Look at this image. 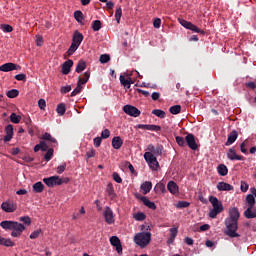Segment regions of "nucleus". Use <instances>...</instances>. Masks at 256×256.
<instances>
[{"mask_svg": "<svg viewBox=\"0 0 256 256\" xmlns=\"http://www.w3.org/2000/svg\"><path fill=\"white\" fill-rule=\"evenodd\" d=\"M0 227L5 231H11V237L19 238L23 235L26 227L22 223L11 220H4L0 223Z\"/></svg>", "mask_w": 256, "mask_h": 256, "instance_id": "1", "label": "nucleus"}, {"mask_svg": "<svg viewBox=\"0 0 256 256\" xmlns=\"http://www.w3.org/2000/svg\"><path fill=\"white\" fill-rule=\"evenodd\" d=\"M134 243L141 249H145L151 243V232H139L134 235Z\"/></svg>", "mask_w": 256, "mask_h": 256, "instance_id": "2", "label": "nucleus"}, {"mask_svg": "<svg viewBox=\"0 0 256 256\" xmlns=\"http://www.w3.org/2000/svg\"><path fill=\"white\" fill-rule=\"evenodd\" d=\"M209 202L211 203L213 209L209 212V217L215 219L219 213H223V203L215 196L209 197Z\"/></svg>", "mask_w": 256, "mask_h": 256, "instance_id": "3", "label": "nucleus"}, {"mask_svg": "<svg viewBox=\"0 0 256 256\" xmlns=\"http://www.w3.org/2000/svg\"><path fill=\"white\" fill-rule=\"evenodd\" d=\"M225 225V235L231 237L232 239L235 237H240L239 233H237V230L239 229L238 222H235L233 220H225Z\"/></svg>", "mask_w": 256, "mask_h": 256, "instance_id": "4", "label": "nucleus"}, {"mask_svg": "<svg viewBox=\"0 0 256 256\" xmlns=\"http://www.w3.org/2000/svg\"><path fill=\"white\" fill-rule=\"evenodd\" d=\"M144 159L148 163L152 171H157V169H159V162L157 161V157H155L153 153L145 152Z\"/></svg>", "mask_w": 256, "mask_h": 256, "instance_id": "5", "label": "nucleus"}, {"mask_svg": "<svg viewBox=\"0 0 256 256\" xmlns=\"http://www.w3.org/2000/svg\"><path fill=\"white\" fill-rule=\"evenodd\" d=\"M1 209L4 213H15L17 211V203L12 200L2 202Z\"/></svg>", "mask_w": 256, "mask_h": 256, "instance_id": "6", "label": "nucleus"}, {"mask_svg": "<svg viewBox=\"0 0 256 256\" xmlns=\"http://www.w3.org/2000/svg\"><path fill=\"white\" fill-rule=\"evenodd\" d=\"M43 183L47 185V187H55L56 185H63V179L59 176H51L43 179Z\"/></svg>", "mask_w": 256, "mask_h": 256, "instance_id": "7", "label": "nucleus"}, {"mask_svg": "<svg viewBox=\"0 0 256 256\" xmlns=\"http://www.w3.org/2000/svg\"><path fill=\"white\" fill-rule=\"evenodd\" d=\"M103 215H104L105 222L108 225H113V223H115V214L113 213V210L111 209V207L106 206L104 208Z\"/></svg>", "mask_w": 256, "mask_h": 256, "instance_id": "8", "label": "nucleus"}, {"mask_svg": "<svg viewBox=\"0 0 256 256\" xmlns=\"http://www.w3.org/2000/svg\"><path fill=\"white\" fill-rule=\"evenodd\" d=\"M123 111L130 117H139V115H141V111L137 109V107L129 104L123 106Z\"/></svg>", "mask_w": 256, "mask_h": 256, "instance_id": "9", "label": "nucleus"}, {"mask_svg": "<svg viewBox=\"0 0 256 256\" xmlns=\"http://www.w3.org/2000/svg\"><path fill=\"white\" fill-rule=\"evenodd\" d=\"M110 244L115 247L118 255H123V246L121 245V240L117 236L110 237Z\"/></svg>", "mask_w": 256, "mask_h": 256, "instance_id": "10", "label": "nucleus"}, {"mask_svg": "<svg viewBox=\"0 0 256 256\" xmlns=\"http://www.w3.org/2000/svg\"><path fill=\"white\" fill-rule=\"evenodd\" d=\"M226 155L230 161H243L245 159L243 156L237 154L235 147L229 148Z\"/></svg>", "mask_w": 256, "mask_h": 256, "instance_id": "11", "label": "nucleus"}, {"mask_svg": "<svg viewBox=\"0 0 256 256\" xmlns=\"http://www.w3.org/2000/svg\"><path fill=\"white\" fill-rule=\"evenodd\" d=\"M241 214L239 213V209L237 207H232L229 209V217L226 219V221H239V217Z\"/></svg>", "mask_w": 256, "mask_h": 256, "instance_id": "12", "label": "nucleus"}, {"mask_svg": "<svg viewBox=\"0 0 256 256\" xmlns=\"http://www.w3.org/2000/svg\"><path fill=\"white\" fill-rule=\"evenodd\" d=\"M185 141H186L188 147L190 149H192V151H197L199 146L197 145V142L195 141V136L193 134H188L185 137Z\"/></svg>", "mask_w": 256, "mask_h": 256, "instance_id": "13", "label": "nucleus"}, {"mask_svg": "<svg viewBox=\"0 0 256 256\" xmlns=\"http://www.w3.org/2000/svg\"><path fill=\"white\" fill-rule=\"evenodd\" d=\"M18 67L19 66H17V64L8 62L0 66V71L3 73H9V71H17Z\"/></svg>", "mask_w": 256, "mask_h": 256, "instance_id": "14", "label": "nucleus"}, {"mask_svg": "<svg viewBox=\"0 0 256 256\" xmlns=\"http://www.w3.org/2000/svg\"><path fill=\"white\" fill-rule=\"evenodd\" d=\"M120 83L124 87H127V89H131V83H133V80H131V74L127 73L126 77L121 75L120 76Z\"/></svg>", "mask_w": 256, "mask_h": 256, "instance_id": "15", "label": "nucleus"}, {"mask_svg": "<svg viewBox=\"0 0 256 256\" xmlns=\"http://www.w3.org/2000/svg\"><path fill=\"white\" fill-rule=\"evenodd\" d=\"M83 39H84V37L81 34V32L76 30L73 34L72 43H74V45H78V47H80L81 43H83Z\"/></svg>", "mask_w": 256, "mask_h": 256, "instance_id": "16", "label": "nucleus"}, {"mask_svg": "<svg viewBox=\"0 0 256 256\" xmlns=\"http://www.w3.org/2000/svg\"><path fill=\"white\" fill-rule=\"evenodd\" d=\"M71 67H73V60H67L62 64V74L69 75L71 73Z\"/></svg>", "mask_w": 256, "mask_h": 256, "instance_id": "17", "label": "nucleus"}, {"mask_svg": "<svg viewBox=\"0 0 256 256\" xmlns=\"http://www.w3.org/2000/svg\"><path fill=\"white\" fill-rule=\"evenodd\" d=\"M167 189L172 195H177L179 193V186L175 181H169L167 184Z\"/></svg>", "mask_w": 256, "mask_h": 256, "instance_id": "18", "label": "nucleus"}, {"mask_svg": "<svg viewBox=\"0 0 256 256\" xmlns=\"http://www.w3.org/2000/svg\"><path fill=\"white\" fill-rule=\"evenodd\" d=\"M237 137H239V134L237 133V131H232L229 135H228V139L225 143L226 147H229L230 145H233L235 141H237Z\"/></svg>", "mask_w": 256, "mask_h": 256, "instance_id": "19", "label": "nucleus"}, {"mask_svg": "<svg viewBox=\"0 0 256 256\" xmlns=\"http://www.w3.org/2000/svg\"><path fill=\"white\" fill-rule=\"evenodd\" d=\"M216 188L218 191H233V185L226 182H218Z\"/></svg>", "mask_w": 256, "mask_h": 256, "instance_id": "20", "label": "nucleus"}, {"mask_svg": "<svg viewBox=\"0 0 256 256\" xmlns=\"http://www.w3.org/2000/svg\"><path fill=\"white\" fill-rule=\"evenodd\" d=\"M6 135L4 137V141L8 142L13 139V125L9 124L5 127Z\"/></svg>", "mask_w": 256, "mask_h": 256, "instance_id": "21", "label": "nucleus"}, {"mask_svg": "<svg viewBox=\"0 0 256 256\" xmlns=\"http://www.w3.org/2000/svg\"><path fill=\"white\" fill-rule=\"evenodd\" d=\"M140 189L143 192V195H147V193L153 189V184L149 181H146L140 186Z\"/></svg>", "mask_w": 256, "mask_h": 256, "instance_id": "22", "label": "nucleus"}, {"mask_svg": "<svg viewBox=\"0 0 256 256\" xmlns=\"http://www.w3.org/2000/svg\"><path fill=\"white\" fill-rule=\"evenodd\" d=\"M0 245H3L4 247H15V242L10 238H5L0 235Z\"/></svg>", "mask_w": 256, "mask_h": 256, "instance_id": "23", "label": "nucleus"}, {"mask_svg": "<svg viewBox=\"0 0 256 256\" xmlns=\"http://www.w3.org/2000/svg\"><path fill=\"white\" fill-rule=\"evenodd\" d=\"M49 150V145H47V142L41 141L39 144H37L34 147V152L38 153V151H47Z\"/></svg>", "mask_w": 256, "mask_h": 256, "instance_id": "24", "label": "nucleus"}, {"mask_svg": "<svg viewBox=\"0 0 256 256\" xmlns=\"http://www.w3.org/2000/svg\"><path fill=\"white\" fill-rule=\"evenodd\" d=\"M106 193L110 197V199H115L117 194H115V188L113 187V183H108L106 187Z\"/></svg>", "mask_w": 256, "mask_h": 256, "instance_id": "25", "label": "nucleus"}, {"mask_svg": "<svg viewBox=\"0 0 256 256\" xmlns=\"http://www.w3.org/2000/svg\"><path fill=\"white\" fill-rule=\"evenodd\" d=\"M112 147L113 149H119L120 147H123V139H121L119 136H115L112 139Z\"/></svg>", "mask_w": 256, "mask_h": 256, "instance_id": "26", "label": "nucleus"}, {"mask_svg": "<svg viewBox=\"0 0 256 256\" xmlns=\"http://www.w3.org/2000/svg\"><path fill=\"white\" fill-rule=\"evenodd\" d=\"M141 200H142L143 204L146 207H148V209H153V211H155V209H157V205H155V202H152L147 197H142Z\"/></svg>", "mask_w": 256, "mask_h": 256, "instance_id": "27", "label": "nucleus"}, {"mask_svg": "<svg viewBox=\"0 0 256 256\" xmlns=\"http://www.w3.org/2000/svg\"><path fill=\"white\" fill-rule=\"evenodd\" d=\"M32 190L34 193H43V191L45 190V185H43L42 182H36L35 184H33Z\"/></svg>", "mask_w": 256, "mask_h": 256, "instance_id": "28", "label": "nucleus"}, {"mask_svg": "<svg viewBox=\"0 0 256 256\" xmlns=\"http://www.w3.org/2000/svg\"><path fill=\"white\" fill-rule=\"evenodd\" d=\"M217 172L221 177H225L227 173H229V169H227V166L225 164H220L217 167Z\"/></svg>", "mask_w": 256, "mask_h": 256, "instance_id": "29", "label": "nucleus"}, {"mask_svg": "<svg viewBox=\"0 0 256 256\" xmlns=\"http://www.w3.org/2000/svg\"><path fill=\"white\" fill-rule=\"evenodd\" d=\"M66 111H67V106H65V103H60L57 105L56 112L60 117H63Z\"/></svg>", "mask_w": 256, "mask_h": 256, "instance_id": "30", "label": "nucleus"}, {"mask_svg": "<svg viewBox=\"0 0 256 256\" xmlns=\"http://www.w3.org/2000/svg\"><path fill=\"white\" fill-rule=\"evenodd\" d=\"M135 221H145L147 219V215L144 212H136L132 215Z\"/></svg>", "mask_w": 256, "mask_h": 256, "instance_id": "31", "label": "nucleus"}, {"mask_svg": "<svg viewBox=\"0 0 256 256\" xmlns=\"http://www.w3.org/2000/svg\"><path fill=\"white\" fill-rule=\"evenodd\" d=\"M41 139H43L44 141H48L49 143H54V145H57V139L53 138V136H51V134L47 132L42 135Z\"/></svg>", "mask_w": 256, "mask_h": 256, "instance_id": "32", "label": "nucleus"}, {"mask_svg": "<svg viewBox=\"0 0 256 256\" xmlns=\"http://www.w3.org/2000/svg\"><path fill=\"white\" fill-rule=\"evenodd\" d=\"M87 69V63L85 61L80 60L76 67V73H82V71H85Z\"/></svg>", "mask_w": 256, "mask_h": 256, "instance_id": "33", "label": "nucleus"}, {"mask_svg": "<svg viewBox=\"0 0 256 256\" xmlns=\"http://www.w3.org/2000/svg\"><path fill=\"white\" fill-rule=\"evenodd\" d=\"M74 19L77 21V23H80V25H83V12H81L80 10L75 11Z\"/></svg>", "mask_w": 256, "mask_h": 256, "instance_id": "34", "label": "nucleus"}, {"mask_svg": "<svg viewBox=\"0 0 256 256\" xmlns=\"http://www.w3.org/2000/svg\"><path fill=\"white\" fill-rule=\"evenodd\" d=\"M81 215H85V207H81L79 212H74L72 214V219L75 221L77 219H81Z\"/></svg>", "mask_w": 256, "mask_h": 256, "instance_id": "35", "label": "nucleus"}, {"mask_svg": "<svg viewBox=\"0 0 256 256\" xmlns=\"http://www.w3.org/2000/svg\"><path fill=\"white\" fill-rule=\"evenodd\" d=\"M10 121L11 123H14L15 125L21 123V116L17 115V113H12L10 115Z\"/></svg>", "mask_w": 256, "mask_h": 256, "instance_id": "36", "label": "nucleus"}, {"mask_svg": "<svg viewBox=\"0 0 256 256\" xmlns=\"http://www.w3.org/2000/svg\"><path fill=\"white\" fill-rule=\"evenodd\" d=\"M78 49H79V46L72 42L68 51L66 52V55H68V57H71V55H73V53H75V51H77Z\"/></svg>", "mask_w": 256, "mask_h": 256, "instance_id": "37", "label": "nucleus"}, {"mask_svg": "<svg viewBox=\"0 0 256 256\" xmlns=\"http://www.w3.org/2000/svg\"><path fill=\"white\" fill-rule=\"evenodd\" d=\"M83 91V84H81V81L77 83V87L71 92V97H75L76 95H79V93Z\"/></svg>", "mask_w": 256, "mask_h": 256, "instance_id": "38", "label": "nucleus"}, {"mask_svg": "<svg viewBox=\"0 0 256 256\" xmlns=\"http://www.w3.org/2000/svg\"><path fill=\"white\" fill-rule=\"evenodd\" d=\"M7 97L9 99H15V97H19V90L17 89H12V90H9L7 93H6Z\"/></svg>", "mask_w": 256, "mask_h": 256, "instance_id": "39", "label": "nucleus"}, {"mask_svg": "<svg viewBox=\"0 0 256 256\" xmlns=\"http://www.w3.org/2000/svg\"><path fill=\"white\" fill-rule=\"evenodd\" d=\"M156 193H165L166 189H165V184L159 182L155 185L154 188Z\"/></svg>", "mask_w": 256, "mask_h": 256, "instance_id": "40", "label": "nucleus"}, {"mask_svg": "<svg viewBox=\"0 0 256 256\" xmlns=\"http://www.w3.org/2000/svg\"><path fill=\"white\" fill-rule=\"evenodd\" d=\"M169 111L172 115H179L181 113V105L171 106Z\"/></svg>", "mask_w": 256, "mask_h": 256, "instance_id": "41", "label": "nucleus"}, {"mask_svg": "<svg viewBox=\"0 0 256 256\" xmlns=\"http://www.w3.org/2000/svg\"><path fill=\"white\" fill-rule=\"evenodd\" d=\"M0 29L3 31V33H12L13 32V26L9 24H1Z\"/></svg>", "mask_w": 256, "mask_h": 256, "instance_id": "42", "label": "nucleus"}, {"mask_svg": "<svg viewBox=\"0 0 256 256\" xmlns=\"http://www.w3.org/2000/svg\"><path fill=\"white\" fill-rule=\"evenodd\" d=\"M89 77H91V72L86 71L84 73V77L83 78H79L78 83L81 82V85H85V83H87L89 81Z\"/></svg>", "mask_w": 256, "mask_h": 256, "instance_id": "43", "label": "nucleus"}, {"mask_svg": "<svg viewBox=\"0 0 256 256\" xmlns=\"http://www.w3.org/2000/svg\"><path fill=\"white\" fill-rule=\"evenodd\" d=\"M152 115H156V117H159L160 119H165V111L160 109H155L152 111Z\"/></svg>", "mask_w": 256, "mask_h": 256, "instance_id": "44", "label": "nucleus"}, {"mask_svg": "<svg viewBox=\"0 0 256 256\" xmlns=\"http://www.w3.org/2000/svg\"><path fill=\"white\" fill-rule=\"evenodd\" d=\"M122 15H123V10L119 6V7H117L116 12H115V19H116L117 23L121 22Z\"/></svg>", "mask_w": 256, "mask_h": 256, "instance_id": "45", "label": "nucleus"}, {"mask_svg": "<svg viewBox=\"0 0 256 256\" xmlns=\"http://www.w3.org/2000/svg\"><path fill=\"white\" fill-rule=\"evenodd\" d=\"M189 205H190V203L187 202V201H179V202L175 205V207H176L177 209H187V207H189Z\"/></svg>", "mask_w": 256, "mask_h": 256, "instance_id": "46", "label": "nucleus"}, {"mask_svg": "<svg viewBox=\"0 0 256 256\" xmlns=\"http://www.w3.org/2000/svg\"><path fill=\"white\" fill-rule=\"evenodd\" d=\"M53 153H54L53 148H49L46 154L44 155L45 161H51V159H53Z\"/></svg>", "mask_w": 256, "mask_h": 256, "instance_id": "47", "label": "nucleus"}, {"mask_svg": "<svg viewBox=\"0 0 256 256\" xmlns=\"http://www.w3.org/2000/svg\"><path fill=\"white\" fill-rule=\"evenodd\" d=\"M177 233H179V230L177 227H173L170 229V240L175 241V237H177Z\"/></svg>", "mask_w": 256, "mask_h": 256, "instance_id": "48", "label": "nucleus"}, {"mask_svg": "<svg viewBox=\"0 0 256 256\" xmlns=\"http://www.w3.org/2000/svg\"><path fill=\"white\" fill-rule=\"evenodd\" d=\"M19 221L24 223V225H27V227H29V225H31V217H29V216H22L19 218Z\"/></svg>", "mask_w": 256, "mask_h": 256, "instance_id": "49", "label": "nucleus"}, {"mask_svg": "<svg viewBox=\"0 0 256 256\" xmlns=\"http://www.w3.org/2000/svg\"><path fill=\"white\" fill-rule=\"evenodd\" d=\"M190 31H193V33H205V31L199 29V27L195 26L193 23L190 24L189 28Z\"/></svg>", "mask_w": 256, "mask_h": 256, "instance_id": "50", "label": "nucleus"}, {"mask_svg": "<svg viewBox=\"0 0 256 256\" xmlns=\"http://www.w3.org/2000/svg\"><path fill=\"white\" fill-rule=\"evenodd\" d=\"M146 131H161V126L147 124Z\"/></svg>", "mask_w": 256, "mask_h": 256, "instance_id": "51", "label": "nucleus"}, {"mask_svg": "<svg viewBox=\"0 0 256 256\" xmlns=\"http://www.w3.org/2000/svg\"><path fill=\"white\" fill-rule=\"evenodd\" d=\"M240 191H242V193H247V191H249V184L245 181H241Z\"/></svg>", "mask_w": 256, "mask_h": 256, "instance_id": "52", "label": "nucleus"}, {"mask_svg": "<svg viewBox=\"0 0 256 256\" xmlns=\"http://www.w3.org/2000/svg\"><path fill=\"white\" fill-rule=\"evenodd\" d=\"M100 63H109L111 57L108 54H102L99 59Z\"/></svg>", "mask_w": 256, "mask_h": 256, "instance_id": "53", "label": "nucleus"}, {"mask_svg": "<svg viewBox=\"0 0 256 256\" xmlns=\"http://www.w3.org/2000/svg\"><path fill=\"white\" fill-rule=\"evenodd\" d=\"M92 29H93V31H99L101 29V21L100 20H95L92 23Z\"/></svg>", "mask_w": 256, "mask_h": 256, "instance_id": "54", "label": "nucleus"}, {"mask_svg": "<svg viewBox=\"0 0 256 256\" xmlns=\"http://www.w3.org/2000/svg\"><path fill=\"white\" fill-rule=\"evenodd\" d=\"M176 143L177 145H179V147H185V138L181 137V136H176Z\"/></svg>", "mask_w": 256, "mask_h": 256, "instance_id": "55", "label": "nucleus"}, {"mask_svg": "<svg viewBox=\"0 0 256 256\" xmlns=\"http://www.w3.org/2000/svg\"><path fill=\"white\" fill-rule=\"evenodd\" d=\"M42 230L41 229H37L34 230L31 234H30V239H38L39 235H41Z\"/></svg>", "mask_w": 256, "mask_h": 256, "instance_id": "56", "label": "nucleus"}, {"mask_svg": "<svg viewBox=\"0 0 256 256\" xmlns=\"http://www.w3.org/2000/svg\"><path fill=\"white\" fill-rule=\"evenodd\" d=\"M38 107L39 109H41V111H45V108L47 107V102L45 101V99H40L38 101Z\"/></svg>", "mask_w": 256, "mask_h": 256, "instance_id": "57", "label": "nucleus"}, {"mask_svg": "<svg viewBox=\"0 0 256 256\" xmlns=\"http://www.w3.org/2000/svg\"><path fill=\"white\" fill-rule=\"evenodd\" d=\"M111 136V131H109V129H105L101 132V137L102 139H109V137Z\"/></svg>", "mask_w": 256, "mask_h": 256, "instance_id": "58", "label": "nucleus"}, {"mask_svg": "<svg viewBox=\"0 0 256 256\" xmlns=\"http://www.w3.org/2000/svg\"><path fill=\"white\" fill-rule=\"evenodd\" d=\"M180 25H182V27H185V29H189V27L191 26V22L184 20V19H179L178 20Z\"/></svg>", "mask_w": 256, "mask_h": 256, "instance_id": "59", "label": "nucleus"}, {"mask_svg": "<svg viewBox=\"0 0 256 256\" xmlns=\"http://www.w3.org/2000/svg\"><path fill=\"white\" fill-rule=\"evenodd\" d=\"M65 169H67V164L63 163V164H61L60 166L57 167V173L59 175H61L62 173L65 172Z\"/></svg>", "mask_w": 256, "mask_h": 256, "instance_id": "60", "label": "nucleus"}, {"mask_svg": "<svg viewBox=\"0 0 256 256\" xmlns=\"http://www.w3.org/2000/svg\"><path fill=\"white\" fill-rule=\"evenodd\" d=\"M112 177H113V179H114V181H115L116 183H123V179H121V176L119 175V173L114 172V173L112 174Z\"/></svg>", "mask_w": 256, "mask_h": 256, "instance_id": "61", "label": "nucleus"}, {"mask_svg": "<svg viewBox=\"0 0 256 256\" xmlns=\"http://www.w3.org/2000/svg\"><path fill=\"white\" fill-rule=\"evenodd\" d=\"M241 153L247 154V140L240 144Z\"/></svg>", "mask_w": 256, "mask_h": 256, "instance_id": "62", "label": "nucleus"}, {"mask_svg": "<svg viewBox=\"0 0 256 256\" xmlns=\"http://www.w3.org/2000/svg\"><path fill=\"white\" fill-rule=\"evenodd\" d=\"M103 141L102 137H96L93 140L94 147H101V142Z\"/></svg>", "mask_w": 256, "mask_h": 256, "instance_id": "63", "label": "nucleus"}, {"mask_svg": "<svg viewBox=\"0 0 256 256\" xmlns=\"http://www.w3.org/2000/svg\"><path fill=\"white\" fill-rule=\"evenodd\" d=\"M14 78L16 79V81H26L27 75H25V74H18V75H15Z\"/></svg>", "mask_w": 256, "mask_h": 256, "instance_id": "64", "label": "nucleus"}]
</instances>
